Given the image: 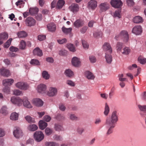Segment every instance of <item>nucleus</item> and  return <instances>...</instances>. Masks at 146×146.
I'll use <instances>...</instances> for the list:
<instances>
[{"instance_id":"1","label":"nucleus","mask_w":146,"mask_h":146,"mask_svg":"<svg viewBox=\"0 0 146 146\" xmlns=\"http://www.w3.org/2000/svg\"><path fill=\"white\" fill-rule=\"evenodd\" d=\"M118 120V116L116 111L113 112L110 117L106 119V125L107 127L108 128L106 133L107 135L112 133L113 129L115 127L116 124Z\"/></svg>"},{"instance_id":"2","label":"nucleus","mask_w":146,"mask_h":146,"mask_svg":"<svg viewBox=\"0 0 146 146\" xmlns=\"http://www.w3.org/2000/svg\"><path fill=\"white\" fill-rule=\"evenodd\" d=\"M115 39L118 40L119 39H122L125 42H128L129 35L127 32L125 30L121 31L120 33L116 35L115 37Z\"/></svg>"},{"instance_id":"3","label":"nucleus","mask_w":146,"mask_h":146,"mask_svg":"<svg viewBox=\"0 0 146 146\" xmlns=\"http://www.w3.org/2000/svg\"><path fill=\"white\" fill-rule=\"evenodd\" d=\"M34 138L37 142H40L42 140L44 137L43 133L41 131H37L34 133Z\"/></svg>"},{"instance_id":"4","label":"nucleus","mask_w":146,"mask_h":146,"mask_svg":"<svg viewBox=\"0 0 146 146\" xmlns=\"http://www.w3.org/2000/svg\"><path fill=\"white\" fill-rule=\"evenodd\" d=\"M11 102L13 104L20 106L22 105L23 102V99L19 97L13 96L11 98Z\"/></svg>"},{"instance_id":"5","label":"nucleus","mask_w":146,"mask_h":146,"mask_svg":"<svg viewBox=\"0 0 146 146\" xmlns=\"http://www.w3.org/2000/svg\"><path fill=\"white\" fill-rule=\"evenodd\" d=\"M15 85L17 88L23 90H27L29 88V85L24 82H19L16 84Z\"/></svg>"},{"instance_id":"6","label":"nucleus","mask_w":146,"mask_h":146,"mask_svg":"<svg viewBox=\"0 0 146 146\" xmlns=\"http://www.w3.org/2000/svg\"><path fill=\"white\" fill-rule=\"evenodd\" d=\"M36 23V20L31 17H28L25 21V24L28 27L34 26L35 25Z\"/></svg>"},{"instance_id":"7","label":"nucleus","mask_w":146,"mask_h":146,"mask_svg":"<svg viewBox=\"0 0 146 146\" xmlns=\"http://www.w3.org/2000/svg\"><path fill=\"white\" fill-rule=\"evenodd\" d=\"M57 93V90L56 88L50 87L47 93V95L50 97H53L56 96Z\"/></svg>"},{"instance_id":"8","label":"nucleus","mask_w":146,"mask_h":146,"mask_svg":"<svg viewBox=\"0 0 146 146\" xmlns=\"http://www.w3.org/2000/svg\"><path fill=\"white\" fill-rule=\"evenodd\" d=\"M110 3L113 7L117 8L121 7L123 4L121 0H111Z\"/></svg>"},{"instance_id":"9","label":"nucleus","mask_w":146,"mask_h":146,"mask_svg":"<svg viewBox=\"0 0 146 146\" xmlns=\"http://www.w3.org/2000/svg\"><path fill=\"white\" fill-rule=\"evenodd\" d=\"M103 50L107 53L111 54L112 49L110 44L108 42H105L103 46Z\"/></svg>"},{"instance_id":"10","label":"nucleus","mask_w":146,"mask_h":146,"mask_svg":"<svg viewBox=\"0 0 146 146\" xmlns=\"http://www.w3.org/2000/svg\"><path fill=\"white\" fill-rule=\"evenodd\" d=\"M142 32V29L140 25L135 26L132 30V33L137 35L141 34Z\"/></svg>"},{"instance_id":"11","label":"nucleus","mask_w":146,"mask_h":146,"mask_svg":"<svg viewBox=\"0 0 146 146\" xmlns=\"http://www.w3.org/2000/svg\"><path fill=\"white\" fill-rule=\"evenodd\" d=\"M32 103L36 106L38 107H41L43 104V102L40 99L35 98L33 99Z\"/></svg>"},{"instance_id":"12","label":"nucleus","mask_w":146,"mask_h":146,"mask_svg":"<svg viewBox=\"0 0 146 146\" xmlns=\"http://www.w3.org/2000/svg\"><path fill=\"white\" fill-rule=\"evenodd\" d=\"M14 136L16 138H19L23 135V133L19 127L16 128L13 132Z\"/></svg>"},{"instance_id":"13","label":"nucleus","mask_w":146,"mask_h":146,"mask_svg":"<svg viewBox=\"0 0 146 146\" xmlns=\"http://www.w3.org/2000/svg\"><path fill=\"white\" fill-rule=\"evenodd\" d=\"M24 106L29 108L33 107L29 102L28 101L27 97H24L23 98V102Z\"/></svg>"},{"instance_id":"14","label":"nucleus","mask_w":146,"mask_h":146,"mask_svg":"<svg viewBox=\"0 0 146 146\" xmlns=\"http://www.w3.org/2000/svg\"><path fill=\"white\" fill-rule=\"evenodd\" d=\"M97 5V3L96 1L91 0L88 2V5L89 8L94 10L96 7Z\"/></svg>"},{"instance_id":"15","label":"nucleus","mask_w":146,"mask_h":146,"mask_svg":"<svg viewBox=\"0 0 146 146\" xmlns=\"http://www.w3.org/2000/svg\"><path fill=\"white\" fill-rule=\"evenodd\" d=\"M14 80L12 79H7L4 80L3 81V85L5 86L8 87L11 86L13 83Z\"/></svg>"},{"instance_id":"16","label":"nucleus","mask_w":146,"mask_h":146,"mask_svg":"<svg viewBox=\"0 0 146 146\" xmlns=\"http://www.w3.org/2000/svg\"><path fill=\"white\" fill-rule=\"evenodd\" d=\"M72 64L75 67L79 66L80 64V59L76 57H74L72 59Z\"/></svg>"},{"instance_id":"17","label":"nucleus","mask_w":146,"mask_h":146,"mask_svg":"<svg viewBox=\"0 0 146 146\" xmlns=\"http://www.w3.org/2000/svg\"><path fill=\"white\" fill-rule=\"evenodd\" d=\"M1 75L6 77H8L10 75L9 71L4 68H1Z\"/></svg>"},{"instance_id":"18","label":"nucleus","mask_w":146,"mask_h":146,"mask_svg":"<svg viewBox=\"0 0 146 146\" xmlns=\"http://www.w3.org/2000/svg\"><path fill=\"white\" fill-rule=\"evenodd\" d=\"M48 30L50 31L54 32L56 30V25L53 23H51L47 25Z\"/></svg>"},{"instance_id":"19","label":"nucleus","mask_w":146,"mask_h":146,"mask_svg":"<svg viewBox=\"0 0 146 146\" xmlns=\"http://www.w3.org/2000/svg\"><path fill=\"white\" fill-rule=\"evenodd\" d=\"M46 89V86L44 84H40L37 87L38 91L40 93L44 92Z\"/></svg>"},{"instance_id":"20","label":"nucleus","mask_w":146,"mask_h":146,"mask_svg":"<svg viewBox=\"0 0 146 146\" xmlns=\"http://www.w3.org/2000/svg\"><path fill=\"white\" fill-rule=\"evenodd\" d=\"M0 113L4 116L7 115L9 113L8 108L6 106H3L0 110Z\"/></svg>"},{"instance_id":"21","label":"nucleus","mask_w":146,"mask_h":146,"mask_svg":"<svg viewBox=\"0 0 146 146\" xmlns=\"http://www.w3.org/2000/svg\"><path fill=\"white\" fill-rule=\"evenodd\" d=\"M84 24L83 21L81 19H78L74 23V25L76 28H79L83 26Z\"/></svg>"},{"instance_id":"22","label":"nucleus","mask_w":146,"mask_h":146,"mask_svg":"<svg viewBox=\"0 0 146 146\" xmlns=\"http://www.w3.org/2000/svg\"><path fill=\"white\" fill-rule=\"evenodd\" d=\"M85 75L88 79L94 80L95 78V76L91 72L87 71L84 73Z\"/></svg>"},{"instance_id":"23","label":"nucleus","mask_w":146,"mask_h":146,"mask_svg":"<svg viewBox=\"0 0 146 146\" xmlns=\"http://www.w3.org/2000/svg\"><path fill=\"white\" fill-rule=\"evenodd\" d=\"M33 53L34 55H36L39 56H41L42 55V50L38 47H37L34 50Z\"/></svg>"},{"instance_id":"24","label":"nucleus","mask_w":146,"mask_h":146,"mask_svg":"<svg viewBox=\"0 0 146 146\" xmlns=\"http://www.w3.org/2000/svg\"><path fill=\"white\" fill-rule=\"evenodd\" d=\"M133 21L135 23H142L143 21L142 17L136 16L133 18Z\"/></svg>"},{"instance_id":"25","label":"nucleus","mask_w":146,"mask_h":146,"mask_svg":"<svg viewBox=\"0 0 146 146\" xmlns=\"http://www.w3.org/2000/svg\"><path fill=\"white\" fill-rule=\"evenodd\" d=\"M70 9L71 11L74 13L77 11L79 9L78 5L76 4H73L70 7Z\"/></svg>"},{"instance_id":"26","label":"nucleus","mask_w":146,"mask_h":146,"mask_svg":"<svg viewBox=\"0 0 146 146\" xmlns=\"http://www.w3.org/2000/svg\"><path fill=\"white\" fill-rule=\"evenodd\" d=\"M111 54L106 53L105 57L106 61L107 63L109 64L111 63L112 60V57Z\"/></svg>"},{"instance_id":"27","label":"nucleus","mask_w":146,"mask_h":146,"mask_svg":"<svg viewBox=\"0 0 146 146\" xmlns=\"http://www.w3.org/2000/svg\"><path fill=\"white\" fill-rule=\"evenodd\" d=\"M39 126L40 128L42 130L47 127V123L42 120H40L39 122Z\"/></svg>"},{"instance_id":"28","label":"nucleus","mask_w":146,"mask_h":146,"mask_svg":"<svg viewBox=\"0 0 146 146\" xmlns=\"http://www.w3.org/2000/svg\"><path fill=\"white\" fill-rule=\"evenodd\" d=\"M100 8L102 11H105L109 8V5L107 3H102L100 5Z\"/></svg>"},{"instance_id":"29","label":"nucleus","mask_w":146,"mask_h":146,"mask_svg":"<svg viewBox=\"0 0 146 146\" xmlns=\"http://www.w3.org/2000/svg\"><path fill=\"white\" fill-rule=\"evenodd\" d=\"M17 35L19 38L25 37L27 35V33L24 31H21L18 32Z\"/></svg>"},{"instance_id":"30","label":"nucleus","mask_w":146,"mask_h":146,"mask_svg":"<svg viewBox=\"0 0 146 146\" xmlns=\"http://www.w3.org/2000/svg\"><path fill=\"white\" fill-rule=\"evenodd\" d=\"M65 1L64 0H59L57 4L56 7L58 9H60L63 7Z\"/></svg>"},{"instance_id":"31","label":"nucleus","mask_w":146,"mask_h":146,"mask_svg":"<svg viewBox=\"0 0 146 146\" xmlns=\"http://www.w3.org/2000/svg\"><path fill=\"white\" fill-rule=\"evenodd\" d=\"M18 114L16 112L12 113L10 116L11 119L13 120H16L18 119Z\"/></svg>"},{"instance_id":"32","label":"nucleus","mask_w":146,"mask_h":146,"mask_svg":"<svg viewBox=\"0 0 146 146\" xmlns=\"http://www.w3.org/2000/svg\"><path fill=\"white\" fill-rule=\"evenodd\" d=\"M28 129L30 131H34L37 129L38 127L35 124L30 125L28 126Z\"/></svg>"},{"instance_id":"33","label":"nucleus","mask_w":146,"mask_h":146,"mask_svg":"<svg viewBox=\"0 0 146 146\" xmlns=\"http://www.w3.org/2000/svg\"><path fill=\"white\" fill-rule=\"evenodd\" d=\"M72 29L71 27L68 28H65L63 27L62 28V30L64 33L66 34H68L71 33L72 31Z\"/></svg>"},{"instance_id":"34","label":"nucleus","mask_w":146,"mask_h":146,"mask_svg":"<svg viewBox=\"0 0 146 146\" xmlns=\"http://www.w3.org/2000/svg\"><path fill=\"white\" fill-rule=\"evenodd\" d=\"M8 37V35L6 33H3L0 34V39L6 40Z\"/></svg>"},{"instance_id":"35","label":"nucleus","mask_w":146,"mask_h":146,"mask_svg":"<svg viewBox=\"0 0 146 146\" xmlns=\"http://www.w3.org/2000/svg\"><path fill=\"white\" fill-rule=\"evenodd\" d=\"M38 9L36 8H30L29 9V13L31 15L37 13L38 11Z\"/></svg>"},{"instance_id":"36","label":"nucleus","mask_w":146,"mask_h":146,"mask_svg":"<svg viewBox=\"0 0 146 146\" xmlns=\"http://www.w3.org/2000/svg\"><path fill=\"white\" fill-rule=\"evenodd\" d=\"M122 54L124 55H127L129 54L130 52V50L127 47H125L123 48V50L121 51Z\"/></svg>"},{"instance_id":"37","label":"nucleus","mask_w":146,"mask_h":146,"mask_svg":"<svg viewBox=\"0 0 146 146\" xmlns=\"http://www.w3.org/2000/svg\"><path fill=\"white\" fill-rule=\"evenodd\" d=\"M65 74L67 76L70 77L73 75V72L70 69L66 70L65 72Z\"/></svg>"},{"instance_id":"38","label":"nucleus","mask_w":146,"mask_h":146,"mask_svg":"<svg viewBox=\"0 0 146 146\" xmlns=\"http://www.w3.org/2000/svg\"><path fill=\"white\" fill-rule=\"evenodd\" d=\"M26 120L29 123H34L35 122L34 118H32L29 115H27L25 117Z\"/></svg>"},{"instance_id":"39","label":"nucleus","mask_w":146,"mask_h":146,"mask_svg":"<svg viewBox=\"0 0 146 146\" xmlns=\"http://www.w3.org/2000/svg\"><path fill=\"white\" fill-rule=\"evenodd\" d=\"M24 4V2L22 0H18L15 3L16 6L19 8H21V6H23Z\"/></svg>"},{"instance_id":"40","label":"nucleus","mask_w":146,"mask_h":146,"mask_svg":"<svg viewBox=\"0 0 146 146\" xmlns=\"http://www.w3.org/2000/svg\"><path fill=\"white\" fill-rule=\"evenodd\" d=\"M123 44L120 42H117L116 45V49L117 52L121 51L123 47Z\"/></svg>"},{"instance_id":"41","label":"nucleus","mask_w":146,"mask_h":146,"mask_svg":"<svg viewBox=\"0 0 146 146\" xmlns=\"http://www.w3.org/2000/svg\"><path fill=\"white\" fill-rule=\"evenodd\" d=\"M69 117L70 119L72 121H76L78 119V118L73 114H69Z\"/></svg>"},{"instance_id":"42","label":"nucleus","mask_w":146,"mask_h":146,"mask_svg":"<svg viewBox=\"0 0 146 146\" xmlns=\"http://www.w3.org/2000/svg\"><path fill=\"white\" fill-rule=\"evenodd\" d=\"M67 47L70 51L74 52L76 51L75 47L72 44H68L67 45Z\"/></svg>"},{"instance_id":"43","label":"nucleus","mask_w":146,"mask_h":146,"mask_svg":"<svg viewBox=\"0 0 146 146\" xmlns=\"http://www.w3.org/2000/svg\"><path fill=\"white\" fill-rule=\"evenodd\" d=\"M54 128L55 130L56 131H63L64 130V129L62 126L58 124H56L55 125Z\"/></svg>"},{"instance_id":"44","label":"nucleus","mask_w":146,"mask_h":146,"mask_svg":"<svg viewBox=\"0 0 146 146\" xmlns=\"http://www.w3.org/2000/svg\"><path fill=\"white\" fill-rule=\"evenodd\" d=\"M13 94L17 96L22 95L23 94L22 91L17 89L14 90L13 91Z\"/></svg>"},{"instance_id":"45","label":"nucleus","mask_w":146,"mask_h":146,"mask_svg":"<svg viewBox=\"0 0 146 146\" xmlns=\"http://www.w3.org/2000/svg\"><path fill=\"white\" fill-rule=\"evenodd\" d=\"M46 146H58V144L53 142H47L45 143Z\"/></svg>"},{"instance_id":"46","label":"nucleus","mask_w":146,"mask_h":146,"mask_svg":"<svg viewBox=\"0 0 146 146\" xmlns=\"http://www.w3.org/2000/svg\"><path fill=\"white\" fill-rule=\"evenodd\" d=\"M26 46L25 42L23 40H22L20 42L19 45V48L21 49H24Z\"/></svg>"},{"instance_id":"47","label":"nucleus","mask_w":146,"mask_h":146,"mask_svg":"<svg viewBox=\"0 0 146 146\" xmlns=\"http://www.w3.org/2000/svg\"><path fill=\"white\" fill-rule=\"evenodd\" d=\"M42 76L46 80L48 79L49 78V75L48 72L46 71H44L43 72Z\"/></svg>"},{"instance_id":"48","label":"nucleus","mask_w":146,"mask_h":146,"mask_svg":"<svg viewBox=\"0 0 146 146\" xmlns=\"http://www.w3.org/2000/svg\"><path fill=\"white\" fill-rule=\"evenodd\" d=\"M138 60L139 62L142 64L146 63V58H143L141 56L139 57Z\"/></svg>"},{"instance_id":"49","label":"nucleus","mask_w":146,"mask_h":146,"mask_svg":"<svg viewBox=\"0 0 146 146\" xmlns=\"http://www.w3.org/2000/svg\"><path fill=\"white\" fill-rule=\"evenodd\" d=\"M121 12V9H119L116 10L114 13V16L115 17H117L119 18H121L120 13Z\"/></svg>"},{"instance_id":"50","label":"nucleus","mask_w":146,"mask_h":146,"mask_svg":"<svg viewBox=\"0 0 146 146\" xmlns=\"http://www.w3.org/2000/svg\"><path fill=\"white\" fill-rule=\"evenodd\" d=\"M110 111V109L109 107L107 104H106L105 107V110L104 112V114L107 115H108Z\"/></svg>"},{"instance_id":"51","label":"nucleus","mask_w":146,"mask_h":146,"mask_svg":"<svg viewBox=\"0 0 146 146\" xmlns=\"http://www.w3.org/2000/svg\"><path fill=\"white\" fill-rule=\"evenodd\" d=\"M30 62L31 64L33 65H38L39 64V61L36 59H32Z\"/></svg>"},{"instance_id":"52","label":"nucleus","mask_w":146,"mask_h":146,"mask_svg":"<svg viewBox=\"0 0 146 146\" xmlns=\"http://www.w3.org/2000/svg\"><path fill=\"white\" fill-rule=\"evenodd\" d=\"M46 134L47 135H50L52 132V130L48 127L46 128L45 129Z\"/></svg>"},{"instance_id":"53","label":"nucleus","mask_w":146,"mask_h":146,"mask_svg":"<svg viewBox=\"0 0 146 146\" xmlns=\"http://www.w3.org/2000/svg\"><path fill=\"white\" fill-rule=\"evenodd\" d=\"M54 140L56 141H62V138L61 136L56 135H54L53 137Z\"/></svg>"},{"instance_id":"54","label":"nucleus","mask_w":146,"mask_h":146,"mask_svg":"<svg viewBox=\"0 0 146 146\" xmlns=\"http://www.w3.org/2000/svg\"><path fill=\"white\" fill-rule=\"evenodd\" d=\"M12 39H10L7 40V42L4 44V47L5 48H7L10 46L11 44Z\"/></svg>"},{"instance_id":"55","label":"nucleus","mask_w":146,"mask_h":146,"mask_svg":"<svg viewBox=\"0 0 146 146\" xmlns=\"http://www.w3.org/2000/svg\"><path fill=\"white\" fill-rule=\"evenodd\" d=\"M3 92L6 94H10V89L9 87L5 86L3 90Z\"/></svg>"},{"instance_id":"56","label":"nucleus","mask_w":146,"mask_h":146,"mask_svg":"<svg viewBox=\"0 0 146 146\" xmlns=\"http://www.w3.org/2000/svg\"><path fill=\"white\" fill-rule=\"evenodd\" d=\"M138 107L141 111L145 112L146 111V105H138Z\"/></svg>"},{"instance_id":"57","label":"nucleus","mask_w":146,"mask_h":146,"mask_svg":"<svg viewBox=\"0 0 146 146\" xmlns=\"http://www.w3.org/2000/svg\"><path fill=\"white\" fill-rule=\"evenodd\" d=\"M82 43L83 47L84 48L88 49V48L89 45L86 41L84 40H82Z\"/></svg>"},{"instance_id":"58","label":"nucleus","mask_w":146,"mask_h":146,"mask_svg":"<svg viewBox=\"0 0 146 146\" xmlns=\"http://www.w3.org/2000/svg\"><path fill=\"white\" fill-rule=\"evenodd\" d=\"M66 83L67 84L72 86H74L75 85L74 82L71 80H67L66 81Z\"/></svg>"},{"instance_id":"59","label":"nucleus","mask_w":146,"mask_h":146,"mask_svg":"<svg viewBox=\"0 0 146 146\" xmlns=\"http://www.w3.org/2000/svg\"><path fill=\"white\" fill-rule=\"evenodd\" d=\"M119 80L121 82H123L125 81L126 80V78H123V74H119L118 75Z\"/></svg>"},{"instance_id":"60","label":"nucleus","mask_w":146,"mask_h":146,"mask_svg":"<svg viewBox=\"0 0 146 146\" xmlns=\"http://www.w3.org/2000/svg\"><path fill=\"white\" fill-rule=\"evenodd\" d=\"M127 5L129 6H132L134 5L133 0H126Z\"/></svg>"},{"instance_id":"61","label":"nucleus","mask_w":146,"mask_h":146,"mask_svg":"<svg viewBox=\"0 0 146 146\" xmlns=\"http://www.w3.org/2000/svg\"><path fill=\"white\" fill-rule=\"evenodd\" d=\"M114 87H113L111 89L110 92L109 94V97L110 98H111L114 95Z\"/></svg>"},{"instance_id":"62","label":"nucleus","mask_w":146,"mask_h":146,"mask_svg":"<svg viewBox=\"0 0 146 146\" xmlns=\"http://www.w3.org/2000/svg\"><path fill=\"white\" fill-rule=\"evenodd\" d=\"M87 29V27L86 26H84L80 29V32L81 33L84 34L86 32Z\"/></svg>"},{"instance_id":"63","label":"nucleus","mask_w":146,"mask_h":146,"mask_svg":"<svg viewBox=\"0 0 146 146\" xmlns=\"http://www.w3.org/2000/svg\"><path fill=\"white\" fill-rule=\"evenodd\" d=\"M67 53V51L65 50H62L59 52V54L61 56L65 55Z\"/></svg>"},{"instance_id":"64","label":"nucleus","mask_w":146,"mask_h":146,"mask_svg":"<svg viewBox=\"0 0 146 146\" xmlns=\"http://www.w3.org/2000/svg\"><path fill=\"white\" fill-rule=\"evenodd\" d=\"M57 42L60 44H62L67 42V40L66 38H63L62 39H59L57 40Z\"/></svg>"}]
</instances>
